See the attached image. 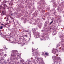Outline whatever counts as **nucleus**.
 Here are the masks:
<instances>
[{
    "label": "nucleus",
    "instance_id": "nucleus-1",
    "mask_svg": "<svg viewBox=\"0 0 64 64\" xmlns=\"http://www.w3.org/2000/svg\"><path fill=\"white\" fill-rule=\"evenodd\" d=\"M17 53V51L13 50L12 51L11 55L14 57H15L16 56V55Z\"/></svg>",
    "mask_w": 64,
    "mask_h": 64
},
{
    "label": "nucleus",
    "instance_id": "nucleus-2",
    "mask_svg": "<svg viewBox=\"0 0 64 64\" xmlns=\"http://www.w3.org/2000/svg\"><path fill=\"white\" fill-rule=\"evenodd\" d=\"M52 52L54 54H56V50L53 49L52 51Z\"/></svg>",
    "mask_w": 64,
    "mask_h": 64
},
{
    "label": "nucleus",
    "instance_id": "nucleus-3",
    "mask_svg": "<svg viewBox=\"0 0 64 64\" xmlns=\"http://www.w3.org/2000/svg\"><path fill=\"white\" fill-rule=\"evenodd\" d=\"M45 54L46 56H49V53L48 52H45Z\"/></svg>",
    "mask_w": 64,
    "mask_h": 64
},
{
    "label": "nucleus",
    "instance_id": "nucleus-4",
    "mask_svg": "<svg viewBox=\"0 0 64 64\" xmlns=\"http://www.w3.org/2000/svg\"><path fill=\"white\" fill-rule=\"evenodd\" d=\"M2 9H6V7L5 6H2Z\"/></svg>",
    "mask_w": 64,
    "mask_h": 64
},
{
    "label": "nucleus",
    "instance_id": "nucleus-5",
    "mask_svg": "<svg viewBox=\"0 0 64 64\" xmlns=\"http://www.w3.org/2000/svg\"><path fill=\"white\" fill-rule=\"evenodd\" d=\"M4 51V50H3L2 49H1L0 48V51L1 52H2V51Z\"/></svg>",
    "mask_w": 64,
    "mask_h": 64
},
{
    "label": "nucleus",
    "instance_id": "nucleus-6",
    "mask_svg": "<svg viewBox=\"0 0 64 64\" xmlns=\"http://www.w3.org/2000/svg\"><path fill=\"white\" fill-rule=\"evenodd\" d=\"M9 23L10 24H12V21H10L9 22Z\"/></svg>",
    "mask_w": 64,
    "mask_h": 64
},
{
    "label": "nucleus",
    "instance_id": "nucleus-7",
    "mask_svg": "<svg viewBox=\"0 0 64 64\" xmlns=\"http://www.w3.org/2000/svg\"><path fill=\"white\" fill-rule=\"evenodd\" d=\"M0 63H1L2 64H3V61H2L1 60H0Z\"/></svg>",
    "mask_w": 64,
    "mask_h": 64
},
{
    "label": "nucleus",
    "instance_id": "nucleus-8",
    "mask_svg": "<svg viewBox=\"0 0 64 64\" xmlns=\"http://www.w3.org/2000/svg\"><path fill=\"white\" fill-rule=\"evenodd\" d=\"M52 58H54V59H55V58H56V56H53Z\"/></svg>",
    "mask_w": 64,
    "mask_h": 64
},
{
    "label": "nucleus",
    "instance_id": "nucleus-9",
    "mask_svg": "<svg viewBox=\"0 0 64 64\" xmlns=\"http://www.w3.org/2000/svg\"><path fill=\"white\" fill-rule=\"evenodd\" d=\"M35 54L37 56H38V55H39V54H38V53H37V52H36L35 53Z\"/></svg>",
    "mask_w": 64,
    "mask_h": 64
},
{
    "label": "nucleus",
    "instance_id": "nucleus-10",
    "mask_svg": "<svg viewBox=\"0 0 64 64\" xmlns=\"http://www.w3.org/2000/svg\"><path fill=\"white\" fill-rule=\"evenodd\" d=\"M1 15L3 16L4 15V12L1 13Z\"/></svg>",
    "mask_w": 64,
    "mask_h": 64
},
{
    "label": "nucleus",
    "instance_id": "nucleus-11",
    "mask_svg": "<svg viewBox=\"0 0 64 64\" xmlns=\"http://www.w3.org/2000/svg\"><path fill=\"white\" fill-rule=\"evenodd\" d=\"M53 20H52V21L51 22L50 24H52V23H53Z\"/></svg>",
    "mask_w": 64,
    "mask_h": 64
},
{
    "label": "nucleus",
    "instance_id": "nucleus-12",
    "mask_svg": "<svg viewBox=\"0 0 64 64\" xmlns=\"http://www.w3.org/2000/svg\"><path fill=\"white\" fill-rule=\"evenodd\" d=\"M3 28V26H1L0 27V29H2Z\"/></svg>",
    "mask_w": 64,
    "mask_h": 64
},
{
    "label": "nucleus",
    "instance_id": "nucleus-13",
    "mask_svg": "<svg viewBox=\"0 0 64 64\" xmlns=\"http://www.w3.org/2000/svg\"><path fill=\"white\" fill-rule=\"evenodd\" d=\"M24 32H28V30H25Z\"/></svg>",
    "mask_w": 64,
    "mask_h": 64
},
{
    "label": "nucleus",
    "instance_id": "nucleus-14",
    "mask_svg": "<svg viewBox=\"0 0 64 64\" xmlns=\"http://www.w3.org/2000/svg\"><path fill=\"white\" fill-rule=\"evenodd\" d=\"M24 37H28V36L27 35H25L24 36Z\"/></svg>",
    "mask_w": 64,
    "mask_h": 64
},
{
    "label": "nucleus",
    "instance_id": "nucleus-15",
    "mask_svg": "<svg viewBox=\"0 0 64 64\" xmlns=\"http://www.w3.org/2000/svg\"><path fill=\"white\" fill-rule=\"evenodd\" d=\"M39 20H40V19H39V18H37V20L38 21H39Z\"/></svg>",
    "mask_w": 64,
    "mask_h": 64
},
{
    "label": "nucleus",
    "instance_id": "nucleus-16",
    "mask_svg": "<svg viewBox=\"0 0 64 64\" xmlns=\"http://www.w3.org/2000/svg\"><path fill=\"white\" fill-rule=\"evenodd\" d=\"M4 56H5V57H6V56H7V54H5L4 55Z\"/></svg>",
    "mask_w": 64,
    "mask_h": 64
},
{
    "label": "nucleus",
    "instance_id": "nucleus-17",
    "mask_svg": "<svg viewBox=\"0 0 64 64\" xmlns=\"http://www.w3.org/2000/svg\"><path fill=\"white\" fill-rule=\"evenodd\" d=\"M8 20H9V19H8V18L7 19V20H6V21H7H7H8Z\"/></svg>",
    "mask_w": 64,
    "mask_h": 64
},
{
    "label": "nucleus",
    "instance_id": "nucleus-18",
    "mask_svg": "<svg viewBox=\"0 0 64 64\" xmlns=\"http://www.w3.org/2000/svg\"><path fill=\"white\" fill-rule=\"evenodd\" d=\"M4 6H7V5L6 4H4Z\"/></svg>",
    "mask_w": 64,
    "mask_h": 64
},
{
    "label": "nucleus",
    "instance_id": "nucleus-19",
    "mask_svg": "<svg viewBox=\"0 0 64 64\" xmlns=\"http://www.w3.org/2000/svg\"><path fill=\"white\" fill-rule=\"evenodd\" d=\"M2 13H4V11H2Z\"/></svg>",
    "mask_w": 64,
    "mask_h": 64
},
{
    "label": "nucleus",
    "instance_id": "nucleus-20",
    "mask_svg": "<svg viewBox=\"0 0 64 64\" xmlns=\"http://www.w3.org/2000/svg\"><path fill=\"white\" fill-rule=\"evenodd\" d=\"M37 57H36L35 58V59H37Z\"/></svg>",
    "mask_w": 64,
    "mask_h": 64
},
{
    "label": "nucleus",
    "instance_id": "nucleus-21",
    "mask_svg": "<svg viewBox=\"0 0 64 64\" xmlns=\"http://www.w3.org/2000/svg\"><path fill=\"white\" fill-rule=\"evenodd\" d=\"M43 31H44V30H42V32H43Z\"/></svg>",
    "mask_w": 64,
    "mask_h": 64
},
{
    "label": "nucleus",
    "instance_id": "nucleus-22",
    "mask_svg": "<svg viewBox=\"0 0 64 64\" xmlns=\"http://www.w3.org/2000/svg\"><path fill=\"white\" fill-rule=\"evenodd\" d=\"M12 19L13 20V21L14 22V20H13V18H12Z\"/></svg>",
    "mask_w": 64,
    "mask_h": 64
},
{
    "label": "nucleus",
    "instance_id": "nucleus-23",
    "mask_svg": "<svg viewBox=\"0 0 64 64\" xmlns=\"http://www.w3.org/2000/svg\"><path fill=\"white\" fill-rule=\"evenodd\" d=\"M20 63H22V61L20 60Z\"/></svg>",
    "mask_w": 64,
    "mask_h": 64
},
{
    "label": "nucleus",
    "instance_id": "nucleus-24",
    "mask_svg": "<svg viewBox=\"0 0 64 64\" xmlns=\"http://www.w3.org/2000/svg\"><path fill=\"white\" fill-rule=\"evenodd\" d=\"M42 60V59L41 60Z\"/></svg>",
    "mask_w": 64,
    "mask_h": 64
},
{
    "label": "nucleus",
    "instance_id": "nucleus-25",
    "mask_svg": "<svg viewBox=\"0 0 64 64\" xmlns=\"http://www.w3.org/2000/svg\"><path fill=\"white\" fill-rule=\"evenodd\" d=\"M3 53H4V52H2Z\"/></svg>",
    "mask_w": 64,
    "mask_h": 64
},
{
    "label": "nucleus",
    "instance_id": "nucleus-26",
    "mask_svg": "<svg viewBox=\"0 0 64 64\" xmlns=\"http://www.w3.org/2000/svg\"><path fill=\"white\" fill-rule=\"evenodd\" d=\"M2 25H3V24H2Z\"/></svg>",
    "mask_w": 64,
    "mask_h": 64
}]
</instances>
